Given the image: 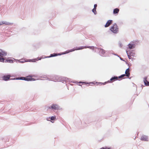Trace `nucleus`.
<instances>
[{
    "instance_id": "nucleus-37",
    "label": "nucleus",
    "mask_w": 149,
    "mask_h": 149,
    "mask_svg": "<svg viewBox=\"0 0 149 149\" xmlns=\"http://www.w3.org/2000/svg\"><path fill=\"white\" fill-rule=\"evenodd\" d=\"M139 42V41H138V40H136V44H137V43Z\"/></svg>"
},
{
    "instance_id": "nucleus-25",
    "label": "nucleus",
    "mask_w": 149,
    "mask_h": 149,
    "mask_svg": "<svg viewBox=\"0 0 149 149\" xmlns=\"http://www.w3.org/2000/svg\"><path fill=\"white\" fill-rule=\"evenodd\" d=\"M129 51V50L128 51V50H127L126 51V52L127 54V56H128V58L129 59H131L132 58V57H131V56L130 55V54H129V53H128Z\"/></svg>"
},
{
    "instance_id": "nucleus-30",
    "label": "nucleus",
    "mask_w": 149,
    "mask_h": 149,
    "mask_svg": "<svg viewBox=\"0 0 149 149\" xmlns=\"http://www.w3.org/2000/svg\"><path fill=\"white\" fill-rule=\"evenodd\" d=\"M4 9H2L0 10V13L2 15L4 13Z\"/></svg>"
},
{
    "instance_id": "nucleus-7",
    "label": "nucleus",
    "mask_w": 149,
    "mask_h": 149,
    "mask_svg": "<svg viewBox=\"0 0 149 149\" xmlns=\"http://www.w3.org/2000/svg\"><path fill=\"white\" fill-rule=\"evenodd\" d=\"M11 77L12 76H11L10 74H8L7 75H4L2 77V78L3 80L6 81H7L10 80V77Z\"/></svg>"
},
{
    "instance_id": "nucleus-32",
    "label": "nucleus",
    "mask_w": 149,
    "mask_h": 149,
    "mask_svg": "<svg viewBox=\"0 0 149 149\" xmlns=\"http://www.w3.org/2000/svg\"><path fill=\"white\" fill-rule=\"evenodd\" d=\"M98 83L100 84L101 85H102L105 84H106L107 83V82H105L104 83Z\"/></svg>"
},
{
    "instance_id": "nucleus-17",
    "label": "nucleus",
    "mask_w": 149,
    "mask_h": 149,
    "mask_svg": "<svg viewBox=\"0 0 149 149\" xmlns=\"http://www.w3.org/2000/svg\"><path fill=\"white\" fill-rule=\"evenodd\" d=\"M119 10L118 8H116L113 9V13L114 14H117L119 12Z\"/></svg>"
},
{
    "instance_id": "nucleus-5",
    "label": "nucleus",
    "mask_w": 149,
    "mask_h": 149,
    "mask_svg": "<svg viewBox=\"0 0 149 149\" xmlns=\"http://www.w3.org/2000/svg\"><path fill=\"white\" fill-rule=\"evenodd\" d=\"M22 80L27 81H34L36 79L34 78H32L30 76H27L26 77H22Z\"/></svg>"
},
{
    "instance_id": "nucleus-14",
    "label": "nucleus",
    "mask_w": 149,
    "mask_h": 149,
    "mask_svg": "<svg viewBox=\"0 0 149 149\" xmlns=\"http://www.w3.org/2000/svg\"><path fill=\"white\" fill-rule=\"evenodd\" d=\"M147 77H145L143 79V82L145 85L146 86H149V82L147 80Z\"/></svg>"
},
{
    "instance_id": "nucleus-29",
    "label": "nucleus",
    "mask_w": 149,
    "mask_h": 149,
    "mask_svg": "<svg viewBox=\"0 0 149 149\" xmlns=\"http://www.w3.org/2000/svg\"><path fill=\"white\" fill-rule=\"evenodd\" d=\"M100 149H111V148H108L107 147H103L101 148Z\"/></svg>"
},
{
    "instance_id": "nucleus-11",
    "label": "nucleus",
    "mask_w": 149,
    "mask_h": 149,
    "mask_svg": "<svg viewBox=\"0 0 149 149\" xmlns=\"http://www.w3.org/2000/svg\"><path fill=\"white\" fill-rule=\"evenodd\" d=\"M113 21L112 20H109L107 21L106 24L104 25V27L106 28L109 26L111 24L113 23Z\"/></svg>"
},
{
    "instance_id": "nucleus-43",
    "label": "nucleus",
    "mask_w": 149,
    "mask_h": 149,
    "mask_svg": "<svg viewBox=\"0 0 149 149\" xmlns=\"http://www.w3.org/2000/svg\"><path fill=\"white\" fill-rule=\"evenodd\" d=\"M72 82L73 83H75L74 82Z\"/></svg>"
},
{
    "instance_id": "nucleus-13",
    "label": "nucleus",
    "mask_w": 149,
    "mask_h": 149,
    "mask_svg": "<svg viewBox=\"0 0 149 149\" xmlns=\"http://www.w3.org/2000/svg\"><path fill=\"white\" fill-rule=\"evenodd\" d=\"M42 58L41 57H38L36 58L32 59H29V60L28 61L29 62H35L36 61H37L38 60H41Z\"/></svg>"
},
{
    "instance_id": "nucleus-45",
    "label": "nucleus",
    "mask_w": 149,
    "mask_h": 149,
    "mask_svg": "<svg viewBox=\"0 0 149 149\" xmlns=\"http://www.w3.org/2000/svg\"><path fill=\"white\" fill-rule=\"evenodd\" d=\"M80 85V86H81L82 87V86H81V85Z\"/></svg>"
},
{
    "instance_id": "nucleus-22",
    "label": "nucleus",
    "mask_w": 149,
    "mask_h": 149,
    "mask_svg": "<svg viewBox=\"0 0 149 149\" xmlns=\"http://www.w3.org/2000/svg\"><path fill=\"white\" fill-rule=\"evenodd\" d=\"M125 76L126 77V75L125 74H122L121 75L118 76V78H119V79H120V78L124 79V77Z\"/></svg>"
},
{
    "instance_id": "nucleus-36",
    "label": "nucleus",
    "mask_w": 149,
    "mask_h": 149,
    "mask_svg": "<svg viewBox=\"0 0 149 149\" xmlns=\"http://www.w3.org/2000/svg\"><path fill=\"white\" fill-rule=\"evenodd\" d=\"M113 54L114 55H115V56H117L118 57H120V56L118 55L117 54Z\"/></svg>"
},
{
    "instance_id": "nucleus-23",
    "label": "nucleus",
    "mask_w": 149,
    "mask_h": 149,
    "mask_svg": "<svg viewBox=\"0 0 149 149\" xmlns=\"http://www.w3.org/2000/svg\"><path fill=\"white\" fill-rule=\"evenodd\" d=\"M51 120H56V117L55 116H53L49 118Z\"/></svg>"
},
{
    "instance_id": "nucleus-12",
    "label": "nucleus",
    "mask_w": 149,
    "mask_h": 149,
    "mask_svg": "<svg viewBox=\"0 0 149 149\" xmlns=\"http://www.w3.org/2000/svg\"><path fill=\"white\" fill-rule=\"evenodd\" d=\"M141 140L144 141H148V136L146 135H143L142 136Z\"/></svg>"
},
{
    "instance_id": "nucleus-27",
    "label": "nucleus",
    "mask_w": 149,
    "mask_h": 149,
    "mask_svg": "<svg viewBox=\"0 0 149 149\" xmlns=\"http://www.w3.org/2000/svg\"><path fill=\"white\" fill-rule=\"evenodd\" d=\"M129 54L131 56H134V54L133 53V52H130L129 51Z\"/></svg>"
},
{
    "instance_id": "nucleus-18",
    "label": "nucleus",
    "mask_w": 149,
    "mask_h": 149,
    "mask_svg": "<svg viewBox=\"0 0 149 149\" xmlns=\"http://www.w3.org/2000/svg\"><path fill=\"white\" fill-rule=\"evenodd\" d=\"M14 59V58H13V59ZM14 61H15V60L14 59H8L6 60L5 62H9L10 63H13Z\"/></svg>"
},
{
    "instance_id": "nucleus-6",
    "label": "nucleus",
    "mask_w": 149,
    "mask_h": 149,
    "mask_svg": "<svg viewBox=\"0 0 149 149\" xmlns=\"http://www.w3.org/2000/svg\"><path fill=\"white\" fill-rule=\"evenodd\" d=\"M99 50V53L100 55L102 56H105V50L102 48L96 47Z\"/></svg>"
},
{
    "instance_id": "nucleus-21",
    "label": "nucleus",
    "mask_w": 149,
    "mask_h": 149,
    "mask_svg": "<svg viewBox=\"0 0 149 149\" xmlns=\"http://www.w3.org/2000/svg\"><path fill=\"white\" fill-rule=\"evenodd\" d=\"M14 59L15 60V61H16L17 63H23L25 62H26V61H25V60H24L22 61H21L20 60H15V59Z\"/></svg>"
},
{
    "instance_id": "nucleus-26",
    "label": "nucleus",
    "mask_w": 149,
    "mask_h": 149,
    "mask_svg": "<svg viewBox=\"0 0 149 149\" xmlns=\"http://www.w3.org/2000/svg\"><path fill=\"white\" fill-rule=\"evenodd\" d=\"M96 9L93 8L92 10V11L94 13V14L95 15H96L97 14V12L96 11Z\"/></svg>"
},
{
    "instance_id": "nucleus-44",
    "label": "nucleus",
    "mask_w": 149,
    "mask_h": 149,
    "mask_svg": "<svg viewBox=\"0 0 149 149\" xmlns=\"http://www.w3.org/2000/svg\"><path fill=\"white\" fill-rule=\"evenodd\" d=\"M129 79H130L131 78H129Z\"/></svg>"
},
{
    "instance_id": "nucleus-24",
    "label": "nucleus",
    "mask_w": 149,
    "mask_h": 149,
    "mask_svg": "<svg viewBox=\"0 0 149 149\" xmlns=\"http://www.w3.org/2000/svg\"><path fill=\"white\" fill-rule=\"evenodd\" d=\"M84 47L85 48H90V49H92L93 50H94V47L93 46H84Z\"/></svg>"
},
{
    "instance_id": "nucleus-28",
    "label": "nucleus",
    "mask_w": 149,
    "mask_h": 149,
    "mask_svg": "<svg viewBox=\"0 0 149 149\" xmlns=\"http://www.w3.org/2000/svg\"><path fill=\"white\" fill-rule=\"evenodd\" d=\"M5 61V59L3 58L0 57V62H4Z\"/></svg>"
},
{
    "instance_id": "nucleus-16",
    "label": "nucleus",
    "mask_w": 149,
    "mask_h": 149,
    "mask_svg": "<svg viewBox=\"0 0 149 149\" xmlns=\"http://www.w3.org/2000/svg\"><path fill=\"white\" fill-rule=\"evenodd\" d=\"M130 67V66H129ZM129 70V68H127L125 71V74L126 75V77H130V73L128 72Z\"/></svg>"
},
{
    "instance_id": "nucleus-15",
    "label": "nucleus",
    "mask_w": 149,
    "mask_h": 149,
    "mask_svg": "<svg viewBox=\"0 0 149 149\" xmlns=\"http://www.w3.org/2000/svg\"><path fill=\"white\" fill-rule=\"evenodd\" d=\"M3 24H5L6 25H9L11 24H12L13 23H10L9 22H6L2 21L1 22H0V25H1Z\"/></svg>"
},
{
    "instance_id": "nucleus-4",
    "label": "nucleus",
    "mask_w": 149,
    "mask_h": 149,
    "mask_svg": "<svg viewBox=\"0 0 149 149\" xmlns=\"http://www.w3.org/2000/svg\"><path fill=\"white\" fill-rule=\"evenodd\" d=\"M48 108L49 109L56 110L60 109V107L56 104H52L51 106L49 107Z\"/></svg>"
},
{
    "instance_id": "nucleus-40",
    "label": "nucleus",
    "mask_w": 149,
    "mask_h": 149,
    "mask_svg": "<svg viewBox=\"0 0 149 149\" xmlns=\"http://www.w3.org/2000/svg\"><path fill=\"white\" fill-rule=\"evenodd\" d=\"M90 83H91V84H94L93 83V82H91Z\"/></svg>"
},
{
    "instance_id": "nucleus-42",
    "label": "nucleus",
    "mask_w": 149,
    "mask_h": 149,
    "mask_svg": "<svg viewBox=\"0 0 149 149\" xmlns=\"http://www.w3.org/2000/svg\"><path fill=\"white\" fill-rule=\"evenodd\" d=\"M86 122H87L88 123V122H87V121H86Z\"/></svg>"
},
{
    "instance_id": "nucleus-41",
    "label": "nucleus",
    "mask_w": 149,
    "mask_h": 149,
    "mask_svg": "<svg viewBox=\"0 0 149 149\" xmlns=\"http://www.w3.org/2000/svg\"><path fill=\"white\" fill-rule=\"evenodd\" d=\"M135 86H136V89H137V87H136V85H134Z\"/></svg>"
},
{
    "instance_id": "nucleus-31",
    "label": "nucleus",
    "mask_w": 149,
    "mask_h": 149,
    "mask_svg": "<svg viewBox=\"0 0 149 149\" xmlns=\"http://www.w3.org/2000/svg\"><path fill=\"white\" fill-rule=\"evenodd\" d=\"M2 140L4 141H8L9 140L8 138H6V139H3Z\"/></svg>"
},
{
    "instance_id": "nucleus-19",
    "label": "nucleus",
    "mask_w": 149,
    "mask_h": 149,
    "mask_svg": "<svg viewBox=\"0 0 149 149\" xmlns=\"http://www.w3.org/2000/svg\"><path fill=\"white\" fill-rule=\"evenodd\" d=\"M10 80H22V77H16L14 78H10Z\"/></svg>"
},
{
    "instance_id": "nucleus-20",
    "label": "nucleus",
    "mask_w": 149,
    "mask_h": 149,
    "mask_svg": "<svg viewBox=\"0 0 149 149\" xmlns=\"http://www.w3.org/2000/svg\"><path fill=\"white\" fill-rule=\"evenodd\" d=\"M84 48H85L84 46H81V47H76V49H75L74 48H73V50H74V51L75 50H81V49H84Z\"/></svg>"
},
{
    "instance_id": "nucleus-39",
    "label": "nucleus",
    "mask_w": 149,
    "mask_h": 149,
    "mask_svg": "<svg viewBox=\"0 0 149 149\" xmlns=\"http://www.w3.org/2000/svg\"><path fill=\"white\" fill-rule=\"evenodd\" d=\"M125 61V62L126 63V64H128V63H127V62L126 61Z\"/></svg>"
},
{
    "instance_id": "nucleus-33",
    "label": "nucleus",
    "mask_w": 149,
    "mask_h": 149,
    "mask_svg": "<svg viewBox=\"0 0 149 149\" xmlns=\"http://www.w3.org/2000/svg\"><path fill=\"white\" fill-rule=\"evenodd\" d=\"M97 6V5L96 4H95L94 6V8H93L96 9Z\"/></svg>"
},
{
    "instance_id": "nucleus-34",
    "label": "nucleus",
    "mask_w": 149,
    "mask_h": 149,
    "mask_svg": "<svg viewBox=\"0 0 149 149\" xmlns=\"http://www.w3.org/2000/svg\"><path fill=\"white\" fill-rule=\"evenodd\" d=\"M119 46L120 47H121L123 46L122 44L120 42L119 43Z\"/></svg>"
},
{
    "instance_id": "nucleus-3",
    "label": "nucleus",
    "mask_w": 149,
    "mask_h": 149,
    "mask_svg": "<svg viewBox=\"0 0 149 149\" xmlns=\"http://www.w3.org/2000/svg\"><path fill=\"white\" fill-rule=\"evenodd\" d=\"M118 27L116 23H114L110 29V30L114 33H117L118 32Z\"/></svg>"
},
{
    "instance_id": "nucleus-10",
    "label": "nucleus",
    "mask_w": 149,
    "mask_h": 149,
    "mask_svg": "<svg viewBox=\"0 0 149 149\" xmlns=\"http://www.w3.org/2000/svg\"><path fill=\"white\" fill-rule=\"evenodd\" d=\"M7 52L2 49H0V57H2L6 56Z\"/></svg>"
},
{
    "instance_id": "nucleus-9",
    "label": "nucleus",
    "mask_w": 149,
    "mask_h": 149,
    "mask_svg": "<svg viewBox=\"0 0 149 149\" xmlns=\"http://www.w3.org/2000/svg\"><path fill=\"white\" fill-rule=\"evenodd\" d=\"M118 77L116 76H114L112 77L110 79V80L107 81L109 83H112L115 81L118 80Z\"/></svg>"
},
{
    "instance_id": "nucleus-8",
    "label": "nucleus",
    "mask_w": 149,
    "mask_h": 149,
    "mask_svg": "<svg viewBox=\"0 0 149 149\" xmlns=\"http://www.w3.org/2000/svg\"><path fill=\"white\" fill-rule=\"evenodd\" d=\"M131 42L132 43V44L130 43L127 45L128 48L130 49H133L134 48H135L136 46L134 44L135 43L134 41H132Z\"/></svg>"
},
{
    "instance_id": "nucleus-1",
    "label": "nucleus",
    "mask_w": 149,
    "mask_h": 149,
    "mask_svg": "<svg viewBox=\"0 0 149 149\" xmlns=\"http://www.w3.org/2000/svg\"><path fill=\"white\" fill-rule=\"evenodd\" d=\"M40 78H44V80H47L54 81H61L62 82L65 81V83L66 81L72 82V81H70L71 79L69 78H67L66 77H60L58 75H55L53 77L52 76L50 78L47 77L45 75L41 76Z\"/></svg>"
},
{
    "instance_id": "nucleus-2",
    "label": "nucleus",
    "mask_w": 149,
    "mask_h": 149,
    "mask_svg": "<svg viewBox=\"0 0 149 149\" xmlns=\"http://www.w3.org/2000/svg\"><path fill=\"white\" fill-rule=\"evenodd\" d=\"M74 50H73V49H71L70 50H67L65 52L59 53H54L53 54H51L49 56H47L45 58H49V57H55L58 56H60L61 55L63 54H68L70 52H72V51H74Z\"/></svg>"
},
{
    "instance_id": "nucleus-35",
    "label": "nucleus",
    "mask_w": 149,
    "mask_h": 149,
    "mask_svg": "<svg viewBox=\"0 0 149 149\" xmlns=\"http://www.w3.org/2000/svg\"><path fill=\"white\" fill-rule=\"evenodd\" d=\"M120 60L122 61H125L123 59V58H122L121 57H120Z\"/></svg>"
},
{
    "instance_id": "nucleus-38",
    "label": "nucleus",
    "mask_w": 149,
    "mask_h": 149,
    "mask_svg": "<svg viewBox=\"0 0 149 149\" xmlns=\"http://www.w3.org/2000/svg\"><path fill=\"white\" fill-rule=\"evenodd\" d=\"M79 83H82L81 81H80L79 82Z\"/></svg>"
}]
</instances>
